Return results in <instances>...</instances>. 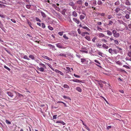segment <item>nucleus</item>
Instances as JSON below:
<instances>
[{
    "mask_svg": "<svg viewBox=\"0 0 131 131\" xmlns=\"http://www.w3.org/2000/svg\"><path fill=\"white\" fill-rule=\"evenodd\" d=\"M6 93L8 95L12 100L15 99L17 96V92L15 91H7Z\"/></svg>",
    "mask_w": 131,
    "mask_h": 131,
    "instance_id": "1",
    "label": "nucleus"
},
{
    "mask_svg": "<svg viewBox=\"0 0 131 131\" xmlns=\"http://www.w3.org/2000/svg\"><path fill=\"white\" fill-rule=\"evenodd\" d=\"M112 32L113 36L115 38H117L120 36V34L119 33L117 32V31L115 30H113Z\"/></svg>",
    "mask_w": 131,
    "mask_h": 131,
    "instance_id": "2",
    "label": "nucleus"
},
{
    "mask_svg": "<svg viewBox=\"0 0 131 131\" xmlns=\"http://www.w3.org/2000/svg\"><path fill=\"white\" fill-rule=\"evenodd\" d=\"M56 45L57 47L60 48L65 49L66 48V47H64L63 46V45L60 43L56 44Z\"/></svg>",
    "mask_w": 131,
    "mask_h": 131,
    "instance_id": "3",
    "label": "nucleus"
},
{
    "mask_svg": "<svg viewBox=\"0 0 131 131\" xmlns=\"http://www.w3.org/2000/svg\"><path fill=\"white\" fill-rule=\"evenodd\" d=\"M94 61L96 63H97L98 64L96 63H95V64L98 67H100L101 68H102V67L100 66L99 65L101 64L99 62V61L97 60H95Z\"/></svg>",
    "mask_w": 131,
    "mask_h": 131,
    "instance_id": "4",
    "label": "nucleus"
},
{
    "mask_svg": "<svg viewBox=\"0 0 131 131\" xmlns=\"http://www.w3.org/2000/svg\"><path fill=\"white\" fill-rule=\"evenodd\" d=\"M73 20L75 22L78 24H79L80 23V21L79 19H77V18H73Z\"/></svg>",
    "mask_w": 131,
    "mask_h": 131,
    "instance_id": "5",
    "label": "nucleus"
},
{
    "mask_svg": "<svg viewBox=\"0 0 131 131\" xmlns=\"http://www.w3.org/2000/svg\"><path fill=\"white\" fill-rule=\"evenodd\" d=\"M71 81H72L73 82L78 83H83V82L82 81H81L80 80L78 79H72L70 80Z\"/></svg>",
    "mask_w": 131,
    "mask_h": 131,
    "instance_id": "6",
    "label": "nucleus"
},
{
    "mask_svg": "<svg viewBox=\"0 0 131 131\" xmlns=\"http://www.w3.org/2000/svg\"><path fill=\"white\" fill-rule=\"evenodd\" d=\"M116 17L118 19H121L122 18V15L121 13H118L116 14Z\"/></svg>",
    "mask_w": 131,
    "mask_h": 131,
    "instance_id": "7",
    "label": "nucleus"
},
{
    "mask_svg": "<svg viewBox=\"0 0 131 131\" xmlns=\"http://www.w3.org/2000/svg\"><path fill=\"white\" fill-rule=\"evenodd\" d=\"M97 36L99 38L104 37L105 36L103 34L100 33H99Z\"/></svg>",
    "mask_w": 131,
    "mask_h": 131,
    "instance_id": "8",
    "label": "nucleus"
},
{
    "mask_svg": "<svg viewBox=\"0 0 131 131\" xmlns=\"http://www.w3.org/2000/svg\"><path fill=\"white\" fill-rule=\"evenodd\" d=\"M39 66L41 67H43L45 68H46V67L45 66V65L44 64L42 63L41 62L39 63Z\"/></svg>",
    "mask_w": 131,
    "mask_h": 131,
    "instance_id": "9",
    "label": "nucleus"
},
{
    "mask_svg": "<svg viewBox=\"0 0 131 131\" xmlns=\"http://www.w3.org/2000/svg\"><path fill=\"white\" fill-rule=\"evenodd\" d=\"M125 4L128 6H130L131 5V3L128 0H126Z\"/></svg>",
    "mask_w": 131,
    "mask_h": 131,
    "instance_id": "10",
    "label": "nucleus"
},
{
    "mask_svg": "<svg viewBox=\"0 0 131 131\" xmlns=\"http://www.w3.org/2000/svg\"><path fill=\"white\" fill-rule=\"evenodd\" d=\"M106 32L107 34L109 36H111L112 34V32L111 31L108 30H107Z\"/></svg>",
    "mask_w": 131,
    "mask_h": 131,
    "instance_id": "11",
    "label": "nucleus"
},
{
    "mask_svg": "<svg viewBox=\"0 0 131 131\" xmlns=\"http://www.w3.org/2000/svg\"><path fill=\"white\" fill-rule=\"evenodd\" d=\"M56 123H60L63 125H64L65 124V123L64 122L61 121H56Z\"/></svg>",
    "mask_w": 131,
    "mask_h": 131,
    "instance_id": "12",
    "label": "nucleus"
},
{
    "mask_svg": "<svg viewBox=\"0 0 131 131\" xmlns=\"http://www.w3.org/2000/svg\"><path fill=\"white\" fill-rule=\"evenodd\" d=\"M48 45L51 48H52L53 50V49H54L55 50H56V49L55 48V47L54 46L50 44H48Z\"/></svg>",
    "mask_w": 131,
    "mask_h": 131,
    "instance_id": "13",
    "label": "nucleus"
},
{
    "mask_svg": "<svg viewBox=\"0 0 131 131\" xmlns=\"http://www.w3.org/2000/svg\"><path fill=\"white\" fill-rule=\"evenodd\" d=\"M29 57L32 60H34L35 59V58L34 55H30L29 56Z\"/></svg>",
    "mask_w": 131,
    "mask_h": 131,
    "instance_id": "14",
    "label": "nucleus"
},
{
    "mask_svg": "<svg viewBox=\"0 0 131 131\" xmlns=\"http://www.w3.org/2000/svg\"><path fill=\"white\" fill-rule=\"evenodd\" d=\"M41 15L43 17L45 18L46 17V16L45 13L42 12H41Z\"/></svg>",
    "mask_w": 131,
    "mask_h": 131,
    "instance_id": "15",
    "label": "nucleus"
},
{
    "mask_svg": "<svg viewBox=\"0 0 131 131\" xmlns=\"http://www.w3.org/2000/svg\"><path fill=\"white\" fill-rule=\"evenodd\" d=\"M102 46L103 47V48L106 49H107L108 48V46L106 45L104 43L103 44Z\"/></svg>",
    "mask_w": 131,
    "mask_h": 131,
    "instance_id": "16",
    "label": "nucleus"
},
{
    "mask_svg": "<svg viewBox=\"0 0 131 131\" xmlns=\"http://www.w3.org/2000/svg\"><path fill=\"white\" fill-rule=\"evenodd\" d=\"M91 5H93L94 6L96 5V1L95 0H93V1L92 4H91Z\"/></svg>",
    "mask_w": 131,
    "mask_h": 131,
    "instance_id": "17",
    "label": "nucleus"
},
{
    "mask_svg": "<svg viewBox=\"0 0 131 131\" xmlns=\"http://www.w3.org/2000/svg\"><path fill=\"white\" fill-rule=\"evenodd\" d=\"M77 14L75 11H73L72 13V15L74 17H76L77 16Z\"/></svg>",
    "mask_w": 131,
    "mask_h": 131,
    "instance_id": "18",
    "label": "nucleus"
},
{
    "mask_svg": "<svg viewBox=\"0 0 131 131\" xmlns=\"http://www.w3.org/2000/svg\"><path fill=\"white\" fill-rule=\"evenodd\" d=\"M113 54H116L118 52V51L116 49H114L113 50Z\"/></svg>",
    "mask_w": 131,
    "mask_h": 131,
    "instance_id": "19",
    "label": "nucleus"
},
{
    "mask_svg": "<svg viewBox=\"0 0 131 131\" xmlns=\"http://www.w3.org/2000/svg\"><path fill=\"white\" fill-rule=\"evenodd\" d=\"M121 10L120 8L119 7L117 8L115 10V12L117 13H118L119 11Z\"/></svg>",
    "mask_w": 131,
    "mask_h": 131,
    "instance_id": "20",
    "label": "nucleus"
},
{
    "mask_svg": "<svg viewBox=\"0 0 131 131\" xmlns=\"http://www.w3.org/2000/svg\"><path fill=\"white\" fill-rule=\"evenodd\" d=\"M76 90L80 92H81L82 91V89L79 87H77L76 88Z\"/></svg>",
    "mask_w": 131,
    "mask_h": 131,
    "instance_id": "21",
    "label": "nucleus"
},
{
    "mask_svg": "<svg viewBox=\"0 0 131 131\" xmlns=\"http://www.w3.org/2000/svg\"><path fill=\"white\" fill-rule=\"evenodd\" d=\"M113 50L112 48H110L108 50V52L110 53L111 54H113Z\"/></svg>",
    "mask_w": 131,
    "mask_h": 131,
    "instance_id": "22",
    "label": "nucleus"
},
{
    "mask_svg": "<svg viewBox=\"0 0 131 131\" xmlns=\"http://www.w3.org/2000/svg\"><path fill=\"white\" fill-rule=\"evenodd\" d=\"M69 5L71 6H72L74 5V4L73 2H70L69 3Z\"/></svg>",
    "mask_w": 131,
    "mask_h": 131,
    "instance_id": "23",
    "label": "nucleus"
},
{
    "mask_svg": "<svg viewBox=\"0 0 131 131\" xmlns=\"http://www.w3.org/2000/svg\"><path fill=\"white\" fill-rule=\"evenodd\" d=\"M85 16L82 15H81L80 16V18L81 20H82L85 18Z\"/></svg>",
    "mask_w": 131,
    "mask_h": 131,
    "instance_id": "24",
    "label": "nucleus"
},
{
    "mask_svg": "<svg viewBox=\"0 0 131 131\" xmlns=\"http://www.w3.org/2000/svg\"><path fill=\"white\" fill-rule=\"evenodd\" d=\"M85 38L88 41L90 40V37L89 36H86L85 37Z\"/></svg>",
    "mask_w": 131,
    "mask_h": 131,
    "instance_id": "25",
    "label": "nucleus"
},
{
    "mask_svg": "<svg viewBox=\"0 0 131 131\" xmlns=\"http://www.w3.org/2000/svg\"><path fill=\"white\" fill-rule=\"evenodd\" d=\"M82 28H83L84 29H86L87 31H90V29L88 28L87 27H86V26H83V27H82Z\"/></svg>",
    "mask_w": 131,
    "mask_h": 131,
    "instance_id": "26",
    "label": "nucleus"
},
{
    "mask_svg": "<svg viewBox=\"0 0 131 131\" xmlns=\"http://www.w3.org/2000/svg\"><path fill=\"white\" fill-rule=\"evenodd\" d=\"M44 68L43 67H40L38 68L39 71L41 72H43L44 71Z\"/></svg>",
    "mask_w": 131,
    "mask_h": 131,
    "instance_id": "27",
    "label": "nucleus"
},
{
    "mask_svg": "<svg viewBox=\"0 0 131 131\" xmlns=\"http://www.w3.org/2000/svg\"><path fill=\"white\" fill-rule=\"evenodd\" d=\"M47 65L49 67H50L52 70H54V69L52 68V66L51 65H50L48 63H47Z\"/></svg>",
    "mask_w": 131,
    "mask_h": 131,
    "instance_id": "28",
    "label": "nucleus"
},
{
    "mask_svg": "<svg viewBox=\"0 0 131 131\" xmlns=\"http://www.w3.org/2000/svg\"><path fill=\"white\" fill-rule=\"evenodd\" d=\"M122 24L125 26V27L127 29H128V26L127 25V24L126 23H124L123 22Z\"/></svg>",
    "mask_w": 131,
    "mask_h": 131,
    "instance_id": "29",
    "label": "nucleus"
},
{
    "mask_svg": "<svg viewBox=\"0 0 131 131\" xmlns=\"http://www.w3.org/2000/svg\"><path fill=\"white\" fill-rule=\"evenodd\" d=\"M125 17L126 19H128L129 18L130 16L129 15L126 14L125 16Z\"/></svg>",
    "mask_w": 131,
    "mask_h": 131,
    "instance_id": "30",
    "label": "nucleus"
},
{
    "mask_svg": "<svg viewBox=\"0 0 131 131\" xmlns=\"http://www.w3.org/2000/svg\"><path fill=\"white\" fill-rule=\"evenodd\" d=\"M5 122L7 124H11V122L8 120H6Z\"/></svg>",
    "mask_w": 131,
    "mask_h": 131,
    "instance_id": "31",
    "label": "nucleus"
},
{
    "mask_svg": "<svg viewBox=\"0 0 131 131\" xmlns=\"http://www.w3.org/2000/svg\"><path fill=\"white\" fill-rule=\"evenodd\" d=\"M23 58L24 59H26L28 60H30V59L28 58V56L27 55L24 56Z\"/></svg>",
    "mask_w": 131,
    "mask_h": 131,
    "instance_id": "32",
    "label": "nucleus"
},
{
    "mask_svg": "<svg viewBox=\"0 0 131 131\" xmlns=\"http://www.w3.org/2000/svg\"><path fill=\"white\" fill-rule=\"evenodd\" d=\"M102 3L101 1H98L97 2V4L99 5H102Z\"/></svg>",
    "mask_w": 131,
    "mask_h": 131,
    "instance_id": "33",
    "label": "nucleus"
},
{
    "mask_svg": "<svg viewBox=\"0 0 131 131\" xmlns=\"http://www.w3.org/2000/svg\"><path fill=\"white\" fill-rule=\"evenodd\" d=\"M96 45L97 47H101L102 46V44L99 43H97Z\"/></svg>",
    "mask_w": 131,
    "mask_h": 131,
    "instance_id": "34",
    "label": "nucleus"
},
{
    "mask_svg": "<svg viewBox=\"0 0 131 131\" xmlns=\"http://www.w3.org/2000/svg\"><path fill=\"white\" fill-rule=\"evenodd\" d=\"M119 1H117L115 3V5H118L119 4Z\"/></svg>",
    "mask_w": 131,
    "mask_h": 131,
    "instance_id": "35",
    "label": "nucleus"
},
{
    "mask_svg": "<svg viewBox=\"0 0 131 131\" xmlns=\"http://www.w3.org/2000/svg\"><path fill=\"white\" fill-rule=\"evenodd\" d=\"M114 42L116 45H118L119 44L118 41L116 40H114Z\"/></svg>",
    "mask_w": 131,
    "mask_h": 131,
    "instance_id": "36",
    "label": "nucleus"
},
{
    "mask_svg": "<svg viewBox=\"0 0 131 131\" xmlns=\"http://www.w3.org/2000/svg\"><path fill=\"white\" fill-rule=\"evenodd\" d=\"M63 37L66 39L67 40L68 39V37L66 36V35L64 34Z\"/></svg>",
    "mask_w": 131,
    "mask_h": 131,
    "instance_id": "37",
    "label": "nucleus"
},
{
    "mask_svg": "<svg viewBox=\"0 0 131 131\" xmlns=\"http://www.w3.org/2000/svg\"><path fill=\"white\" fill-rule=\"evenodd\" d=\"M97 30H98L100 31H101L102 30V28L98 26L97 27Z\"/></svg>",
    "mask_w": 131,
    "mask_h": 131,
    "instance_id": "38",
    "label": "nucleus"
},
{
    "mask_svg": "<svg viewBox=\"0 0 131 131\" xmlns=\"http://www.w3.org/2000/svg\"><path fill=\"white\" fill-rule=\"evenodd\" d=\"M128 55L130 57H131V51H129L127 53Z\"/></svg>",
    "mask_w": 131,
    "mask_h": 131,
    "instance_id": "39",
    "label": "nucleus"
},
{
    "mask_svg": "<svg viewBox=\"0 0 131 131\" xmlns=\"http://www.w3.org/2000/svg\"><path fill=\"white\" fill-rule=\"evenodd\" d=\"M48 28L49 29H50L51 30H53V28L52 27L48 26Z\"/></svg>",
    "mask_w": 131,
    "mask_h": 131,
    "instance_id": "40",
    "label": "nucleus"
},
{
    "mask_svg": "<svg viewBox=\"0 0 131 131\" xmlns=\"http://www.w3.org/2000/svg\"><path fill=\"white\" fill-rule=\"evenodd\" d=\"M98 54L102 57H103V53L101 52H98Z\"/></svg>",
    "mask_w": 131,
    "mask_h": 131,
    "instance_id": "41",
    "label": "nucleus"
},
{
    "mask_svg": "<svg viewBox=\"0 0 131 131\" xmlns=\"http://www.w3.org/2000/svg\"><path fill=\"white\" fill-rule=\"evenodd\" d=\"M77 3L79 4H81L82 3V0H79L77 1Z\"/></svg>",
    "mask_w": 131,
    "mask_h": 131,
    "instance_id": "42",
    "label": "nucleus"
},
{
    "mask_svg": "<svg viewBox=\"0 0 131 131\" xmlns=\"http://www.w3.org/2000/svg\"><path fill=\"white\" fill-rule=\"evenodd\" d=\"M101 41H102L103 42L105 43H106L107 42V40L105 39H102L101 40Z\"/></svg>",
    "mask_w": 131,
    "mask_h": 131,
    "instance_id": "43",
    "label": "nucleus"
},
{
    "mask_svg": "<svg viewBox=\"0 0 131 131\" xmlns=\"http://www.w3.org/2000/svg\"><path fill=\"white\" fill-rule=\"evenodd\" d=\"M81 61L82 63H83L86 61V60L84 59H81Z\"/></svg>",
    "mask_w": 131,
    "mask_h": 131,
    "instance_id": "44",
    "label": "nucleus"
},
{
    "mask_svg": "<svg viewBox=\"0 0 131 131\" xmlns=\"http://www.w3.org/2000/svg\"><path fill=\"white\" fill-rule=\"evenodd\" d=\"M4 67L7 70H8L9 71H10V69L8 67L6 66L5 65L4 66Z\"/></svg>",
    "mask_w": 131,
    "mask_h": 131,
    "instance_id": "45",
    "label": "nucleus"
},
{
    "mask_svg": "<svg viewBox=\"0 0 131 131\" xmlns=\"http://www.w3.org/2000/svg\"><path fill=\"white\" fill-rule=\"evenodd\" d=\"M63 87L64 88H69V86H68L66 84H64L63 85Z\"/></svg>",
    "mask_w": 131,
    "mask_h": 131,
    "instance_id": "46",
    "label": "nucleus"
},
{
    "mask_svg": "<svg viewBox=\"0 0 131 131\" xmlns=\"http://www.w3.org/2000/svg\"><path fill=\"white\" fill-rule=\"evenodd\" d=\"M36 20L37 21H38L40 22H41V20L40 19H39L38 18L36 17Z\"/></svg>",
    "mask_w": 131,
    "mask_h": 131,
    "instance_id": "47",
    "label": "nucleus"
},
{
    "mask_svg": "<svg viewBox=\"0 0 131 131\" xmlns=\"http://www.w3.org/2000/svg\"><path fill=\"white\" fill-rule=\"evenodd\" d=\"M123 67H124L127 69H130V68L129 67L126 65H124L123 66Z\"/></svg>",
    "mask_w": 131,
    "mask_h": 131,
    "instance_id": "48",
    "label": "nucleus"
},
{
    "mask_svg": "<svg viewBox=\"0 0 131 131\" xmlns=\"http://www.w3.org/2000/svg\"><path fill=\"white\" fill-rule=\"evenodd\" d=\"M97 39V38L96 37H94L92 39V41L93 42H94L95 41V40Z\"/></svg>",
    "mask_w": 131,
    "mask_h": 131,
    "instance_id": "49",
    "label": "nucleus"
},
{
    "mask_svg": "<svg viewBox=\"0 0 131 131\" xmlns=\"http://www.w3.org/2000/svg\"><path fill=\"white\" fill-rule=\"evenodd\" d=\"M63 32H59L58 33V34L60 36H62L63 35Z\"/></svg>",
    "mask_w": 131,
    "mask_h": 131,
    "instance_id": "50",
    "label": "nucleus"
},
{
    "mask_svg": "<svg viewBox=\"0 0 131 131\" xmlns=\"http://www.w3.org/2000/svg\"><path fill=\"white\" fill-rule=\"evenodd\" d=\"M43 58L46 59H47L48 58V57L45 56H42Z\"/></svg>",
    "mask_w": 131,
    "mask_h": 131,
    "instance_id": "51",
    "label": "nucleus"
},
{
    "mask_svg": "<svg viewBox=\"0 0 131 131\" xmlns=\"http://www.w3.org/2000/svg\"><path fill=\"white\" fill-rule=\"evenodd\" d=\"M10 20L14 23H16V20L14 19H11Z\"/></svg>",
    "mask_w": 131,
    "mask_h": 131,
    "instance_id": "52",
    "label": "nucleus"
},
{
    "mask_svg": "<svg viewBox=\"0 0 131 131\" xmlns=\"http://www.w3.org/2000/svg\"><path fill=\"white\" fill-rule=\"evenodd\" d=\"M77 30H78V31L79 34L81 35V33H82V32H81V30H80V29H78Z\"/></svg>",
    "mask_w": 131,
    "mask_h": 131,
    "instance_id": "53",
    "label": "nucleus"
},
{
    "mask_svg": "<svg viewBox=\"0 0 131 131\" xmlns=\"http://www.w3.org/2000/svg\"><path fill=\"white\" fill-rule=\"evenodd\" d=\"M120 71L122 72H124L125 73H126L127 72L125 70H124L122 69H120Z\"/></svg>",
    "mask_w": 131,
    "mask_h": 131,
    "instance_id": "54",
    "label": "nucleus"
},
{
    "mask_svg": "<svg viewBox=\"0 0 131 131\" xmlns=\"http://www.w3.org/2000/svg\"><path fill=\"white\" fill-rule=\"evenodd\" d=\"M74 76L76 77L80 78V75H77L76 74H73Z\"/></svg>",
    "mask_w": 131,
    "mask_h": 131,
    "instance_id": "55",
    "label": "nucleus"
},
{
    "mask_svg": "<svg viewBox=\"0 0 131 131\" xmlns=\"http://www.w3.org/2000/svg\"><path fill=\"white\" fill-rule=\"evenodd\" d=\"M42 27L43 28H45L46 26L44 23H42L41 24Z\"/></svg>",
    "mask_w": 131,
    "mask_h": 131,
    "instance_id": "56",
    "label": "nucleus"
},
{
    "mask_svg": "<svg viewBox=\"0 0 131 131\" xmlns=\"http://www.w3.org/2000/svg\"><path fill=\"white\" fill-rule=\"evenodd\" d=\"M59 55L61 56H64L65 57H66V54L64 53H61Z\"/></svg>",
    "mask_w": 131,
    "mask_h": 131,
    "instance_id": "57",
    "label": "nucleus"
},
{
    "mask_svg": "<svg viewBox=\"0 0 131 131\" xmlns=\"http://www.w3.org/2000/svg\"><path fill=\"white\" fill-rule=\"evenodd\" d=\"M57 115H53V119H56L57 118Z\"/></svg>",
    "mask_w": 131,
    "mask_h": 131,
    "instance_id": "58",
    "label": "nucleus"
},
{
    "mask_svg": "<svg viewBox=\"0 0 131 131\" xmlns=\"http://www.w3.org/2000/svg\"><path fill=\"white\" fill-rule=\"evenodd\" d=\"M80 51L81 52H84V53H88V51H86L81 50H80Z\"/></svg>",
    "mask_w": 131,
    "mask_h": 131,
    "instance_id": "59",
    "label": "nucleus"
},
{
    "mask_svg": "<svg viewBox=\"0 0 131 131\" xmlns=\"http://www.w3.org/2000/svg\"><path fill=\"white\" fill-rule=\"evenodd\" d=\"M66 69L67 70L71 72V69L70 68L68 67H66Z\"/></svg>",
    "mask_w": 131,
    "mask_h": 131,
    "instance_id": "60",
    "label": "nucleus"
},
{
    "mask_svg": "<svg viewBox=\"0 0 131 131\" xmlns=\"http://www.w3.org/2000/svg\"><path fill=\"white\" fill-rule=\"evenodd\" d=\"M31 6V5H26V7L27 8L29 9L30 8Z\"/></svg>",
    "mask_w": 131,
    "mask_h": 131,
    "instance_id": "61",
    "label": "nucleus"
},
{
    "mask_svg": "<svg viewBox=\"0 0 131 131\" xmlns=\"http://www.w3.org/2000/svg\"><path fill=\"white\" fill-rule=\"evenodd\" d=\"M28 24L29 25L30 27L31 28H33L31 26V23L30 22H28Z\"/></svg>",
    "mask_w": 131,
    "mask_h": 131,
    "instance_id": "62",
    "label": "nucleus"
},
{
    "mask_svg": "<svg viewBox=\"0 0 131 131\" xmlns=\"http://www.w3.org/2000/svg\"><path fill=\"white\" fill-rule=\"evenodd\" d=\"M128 27L129 29H131V23H130L128 24Z\"/></svg>",
    "mask_w": 131,
    "mask_h": 131,
    "instance_id": "63",
    "label": "nucleus"
},
{
    "mask_svg": "<svg viewBox=\"0 0 131 131\" xmlns=\"http://www.w3.org/2000/svg\"><path fill=\"white\" fill-rule=\"evenodd\" d=\"M110 40L111 41H114V38L113 37H111L110 38Z\"/></svg>",
    "mask_w": 131,
    "mask_h": 131,
    "instance_id": "64",
    "label": "nucleus"
}]
</instances>
